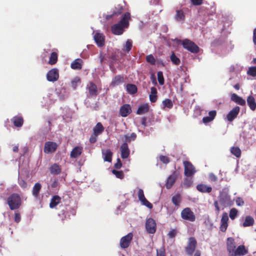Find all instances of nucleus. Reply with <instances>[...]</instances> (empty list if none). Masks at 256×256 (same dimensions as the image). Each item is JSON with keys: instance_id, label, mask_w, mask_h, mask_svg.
Wrapping results in <instances>:
<instances>
[{"instance_id": "f257e3e1", "label": "nucleus", "mask_w": 256, "mask_h": 256, "mask_svg": "<svg viewBox=\"0 0 256 256\" xmlns=\"http://www.w3.org/2000/svg\"><path fill=\"white\" fill-rule=\"evenodd\" d=\"M6 204H8L10 210L18 209L22 206V200L20 196L16 193L11 194L6 200Z\"/></svg>"}, {"instance_id": "f03ea898", "label": "nucleus", "mask_w": 256, "mask_h": 256, "mask_svg": "<svg viewBox=\"0 0 256 256\" xmlns=\"http://www.w3.org/2000/svg\"><path fill=\"white\" fill-rule=\"evenodd\" d=\"M179 44L182 46L183 48L193 54H197L200 52V48L192 41L189 39L180 40Z\"/></svg>"}, {"instance_id": "7ed1b4c3", "label": "nucleus", "mask_w": 256, "mask_h": 256, "mask_svg": "<svg viewBox=\"0 0 256 256\" xmlns=\"http://www.w3.org/2000/svg\"><path fill=\"white\" fill-rule=\"evenodd\" d=\"M197 246V242L194 237L188 238L187 246L185 248V251L188 256H192L195 251Z\"/></svg>"}, {"instance_id": "20e7f679", "label": "nucleus", "mask_w": 256, "mask_h": 256, "mask_svg": "<svg viewBox=\"0 0 256 256\" xmlns=\"http://www.w3.org/2000/svg\"><path fill=\"white\" fill-rule=\"evenodd\" d=\"M180 215L182 218L184 220L191 222H193L196 220V216L190 208H184L181 212Z\"/></svg>"}, {"instance_id": "39448f33", "label": "nucleus", "mask_w": 256, "mask_h": 256, "mask_svg": "<svg viewBox=\"0 0 256 256\" xmlns=\"http://www.w3.org/2000/svg\"><path fill=\"white\" fill-rule=\"evenodd\" d=\"M184 170V174L187 177H190L196 172L194 167L189 161H184L183 162Z\"/></svg>"}, {"instance_id": "423d86ee", "label": "nucleus", "mask_w": 256, "mask_h": 256, "mask_svg": "<svg viewBox=\"0 0 256 256\" xmlns=\"http://www.w3.org/2000/svg\"><path fill=\"white\" fill-rule=\"evenodd\" d=\"M133 234L132 232L128 233L127 235L122 237L120 240V246L122 248H128L132 240Z\"/></svg>"}, {"instance_id": "0eeeda50", "label": "nucleus", "mask_w": 256, "mask_h": 256, "mask_svg": "<svg viewBox=\"0 0 256 256\" xmlns=\"http://www.w3.org/2000/svg\"><path fill=\"white\" fill-rule=\"evenodd\" d=\"M156 222L152 218H148L146 222V228L148 233L153 234L156 231Z\"/></svg>"}, {"instance_id": "6e6552de", "label": "nucleus", "mask_w": 256, "mask_h": 256, "mask_svg": "<svg viewBox=\"0 0 256 256\" xmlns=\"http://www.w3.org/2000/svg\"><path fill=\"white\" fill-rule=\"evenodd\" d=\"M138 196L139 200L141 202L142 204L150 209L152 208V204L146 199L144 195V191L142 189L140 188L138 190Z\"/></svg>"}, {"instance_id": "1a4fd4ad", "label": "nucleus", "mask_w": 256, "mask_h": 256, "mask_svg": "<svg viewBox=\"0 0 256 256\" xmlns=\"http://www.w3.org/2000/svg\"><path fill=\"white\" fill-rule=\"evenodd\" d=\"M226 248L228 253V256H232L236 250V242L232 238H227Z\"/></svg>"}, {"instance_id": "9d476101", "label": "nucleus", "mask_w": 256, "mask_h": 256, "mask_svg": "<svg viewBox=\"0 0 256 256\" xmlns=\"http://www.w3.org/2000/svg\"><path fill=\"white\" fill-rule=\"evenodd\" d=\"M58 144L53 142H46L44 144V153L49 154L54 152L57 149Z\"/></svg>"}, {"instance_id": "9b49d317", "label": "nucleus", "mask_w": 256, "mask_h": 256, "mask_svg": "<svg viewBox=\"0 0 256 256\" xmlns=\"http://www.w3.org/2000/svg\"><path fill=\"white\" fill-rule=\"evenodd\" d=\"M58 70L56 68H52L46 74V78L49 82H56L58 79Z\"/></svg>"}, {"instance_id": "f8f14e48", "label": "nucleus", "mask_w": 256, "mask_h": 256, "mask_svg": "<svg viewBox=\"0 0 256 256\" xmlns=\"http://www.w3.org/2000/svg\"><path fill=\"white\" fill-rule=\"evenodd\" d=\"M124 10V6L121 4H117L115 6L114 8L112 10V12L111 14H108L106 16V20H110L114 16L120 15L122 14Z\"/></svg>"}, {"instance_id": "ddd939ff", "label": "nucleus", "mask_w": 256, "mask_h": 256, "mask_svg": "<svg viewBox=\"0 0 256 256\" xmlns=\"http://www.w3.org/2000/svg\"><path fill=\"white\" fill-rule=\"evenodd\" d=\"M228 218L226 212H224L220 220V229L222 232H225L228 226Z\"/></svg>"}, {"instance_id": "4468645a", "label": "nucleus", "mask_w": 256, "mask_h": 256, "mask_svg": "<svg viewBox=\"0 0 256 256\" xmlns=\"http://www.w3.org/2000/svg\"><path fill=\"white\" fill-rule=\"evenodd\" d=\"M120 151L121 152V158L122 159L127 158L130 154V150L128 144L126 142H124L120 146Z\"/></svg>"}, {"instance_id": "2eb2a0df", "label": "nucleus", "mask_w": 256, "mask_h": 256, "mask_svg": "<svg viewBox=\"0 0 256 256\" xmlns=\"http://www.w3.org/2000/svg\"><path fill=\"white\" fill-rule=\"evenodd\" d=\"M248 253V250L244 245H240L236 248L232 256H243Z\"/></svg>"}, {"instance_id": "dca6fc26", "label": "nucleus", "mask_w": 256, "mask_h": 256, "mask_svg": "<svg viewBox=\"0 0 256 256\" xmlns=\"http://www.w3.org/2000/svg\"><path fill=\"white\" fill-rule=\"evenodd\" d=\"M89 94L92 96L96 97L98 95L97 86L93 82H90L87 86Z\"/></svg>"}, {"instance_id": "f3484780", "label": "nucleus", "mask_w": 256, "mask_h": 256, "mask_svg": "<svg viewBox=\"0 0 256 256\" xmlns=\"http://www.w3.org/2000/svg\"><path fill=\"white\" fill-rule=\"evenodd\" d=\"M94 40L98 47L104 45V36L102 34L96 33L94 36Z\"/></svg>"}, {"instance_id": "a211bd4d", "label": "nucleus", "mask_w": 256, "mask_h": 256, "mask_svg": "<svg viewBox=\"0 0 256 256\" xmlns=\"http://www.w3.org/2000/svg\"><path fill=\"white\" fill-rule=\"evenodd\" d=\"M130 19V14L128 12L124 14L120 20L118 22L121 25L127 28L129 26V20Z\"/></svg>"}, {"instance_id": "6ab92c4d", "label": "nucleus", "mask_w": 256, "mask_h": 256, "mask_svg": "<svg viewBox=\"0 0 256 256\" xmlns=\"http://www.w3.org/2000/svg\"><path fill=\"white\" fill-rule=\"evenodd\" d=\"M124 28V27H123L122 25L118 22L112 26V32L116 35H120L123 33Z\"/></svg>"}, {"instance_id": "aec40b11", "label": "nucleus", "mask_w": 256, "mask_h": 256, "mask_svg": "<svg viewBox=\"0 0 256 256\" xmlns=\"http://www.w3.org/2000/svg\"><path fill=\"white\" fill-rule=\"evenodd\" d=\"M83 148L80 146H77L74 148L70 152V157L71 158H76L80 156L82 152Z\"/></svg>"}, {"instance_id": "412c9836", "label": "nucleus", "mask_w": 256, "mask_h": 256, "mask_svg": "<svg viewBox=\"0 0 256 256\" xmlns=\"http://www.w3.org/2000/svg\"><path fill=\"white\" fill-rule=\"evenodd\" d=\"M11 120L14 125L18 128L22 126L24 122L22 116L19 115L13 117Z\"/></svg>"}, {"instance_id": "4be33fe9", "label": "nucleus", "mask_w": 256, "mask_h": 256, "mask_svg": "<svg viewBox=\"0 0 256 256\" xmlns=\"http://www.w3.org/2000/svg\"><path fill=\"white\" fill-rule=\"evenodd\" d=\"M176 178L177 176L174 173L172 174L169 176V177L167 179L166 182L165 184L166 188L170 189L172 187V186L176 182Z\"/></svg>"}, {"instance_id": "5701e85b", "label": "nucleus", "mask_w": 256, "mask_h": 256, "mask_svg": "<svg viewBox=\"0 0 256 256\" xmlns=\"http://www.w3.org/2000/svg\"><path fill=\"white\" fill-rule=\"evenodd\" d=\"M124 78L122 76L117 75L113 78L111 82L110 85L114 87L120 85V84H122V83L124 82Z\"/></svg>"}, {"instance_id": "b1692460", "label": "nucleus", "mask_w": 256, "mask_h": 256, "mask_svg": "<svg viewBox=\"0 0 256 256\" xmlns=\"http://www.w3.org/2000/svg\"><path fill=\"white\" fill-rule=\"evenodd\" d=\"M196 189L202 193H210L212 190V188L204 184H199L196 186Z\"/></svg>"}, {"instance_id": "393cba45", "label": "nucleus", "mask_w": 256, "mask_h": 256, "mask_svg": "<svg viewBox=\"0 0 256 256\" xmlns=\"http://www.w3.org/2000/svg\"><path fill=\"white\" fill-rule=\"evenodd\" d=\"M61 202V198L58 196H54L50 200V207L51 208H54Z\"/></svg>"}, {"instance_id": "a878e982", "label": "nucleus", "mask_w": 256, "mask_h": 256, "mask_svg": "<svg viewBox=\"0 0 256 256\" xmlns=\"http://www.w3.org/2000/svg\"><path fill=\"white\" fill-rule=\"evenodd\" d=\"M42 187V184L40 182H36L34 184L32 188V194L35 198H38L39 196Z\"/></svg>"}, {"instance_id": "bb28decb", "label": "nucleus", "mask_w": 256, "mask_h": 256, "mask_svg": "<svg viewBox=\"0 0 256 256\" xmlns=\"http://www.w3.org/2000/svg\"><path fill=\"white\" fill-rule=\"evenodd\" d=\"M231 100H232L236 104L243 106L244 105L246 104V101L240 98V96H238L236 94H232L231 95Z\"/></svg>"}, {"instance_id": "cd10ccee", "label": "nucleus", "mask_w": 256, "mask_h": 256, "mask_svg": "<svg viewBox=\"0 0 256 256\" xmlns=\"http://www.w3.org/2000/svg\"><path fill=\"white\" fill-rule=\"evenodd\" d=\"M82 60L80 58H77L73 61L70 65L73 70H80L82 68Z\"/></svg>"}, {"instance_id": "c85d7f7f", "label": "nucleus", "mask_w": 256, "mask_h": 256, "mask_svg": "<svg viewBox=\"0 0 256 256\" xmlns=\"http://www.w3.org/2000/svg\"><path fill=\"white\" fill-rule=\"evenodd\" d=\"M254 220L252 217L248 216L246 217L244 222L242 224V227H248L252 226L254 224Z\"/></svg>"}, {"instance_id": "c756f323", "label": "nucleus", "mask_w": 256, "mask_h": 256, "mask_svg": "<svg viewBox=\"0 0 256 256\" xmlns=\"http://www.w3.org/2000/svg\"><path fill=\"white\" fill-rule=\"evenodd\" d=\"M247 103L252 110L254 111L256 108V102L254 98L250 96L247 98Z\"/></svg>"}, {"instance_id": "7c9ffc66", "label": "nucleus", "mask_w": 256, "mask_h": 256, "mask_svg": "<svg viewBox=\"0 0 256 256\" xmlns=\"http://www.w3.org/2000/svg\"><path fill=\"white\" fill-rule=\"evenodd\" d=\"M185 16L184 12L182 10H176V14L174 16V19L178 22H182L184 20Z\"/></svg>"}, {"instance_id": "2f4dec72", "label": "nucleus", "mask_w": 256, "mask_h": 256, "mask_svg": "<svg viewBox=\"0 0 256 256\" xmlns=\"http://www.w3.org/2000/svg\"><path fill=\"white\" fill-rule=\"evenodd\" d=\"M157 90L153 86L150 88V100L152 102H155L157 100Z\"/></svg>"}, {"instance_id": "473e14b6", "label": "nucleus", "mask_w": 256, "mask_h": 256, "mask_svg": "<svg viewBox=\"0 0 256 256\" xmlns=\"http://www.w3.org/2000/svg\"><path fill=\"white\" fill-rule=\"evenodd\" d=\"M50 170L52 174H58L61 172V168L57 164H54L50 167Z\"/></svg>"}, {"instance_id": "72a5a7b5", "label": "nucleus", "mask_w": 256, "mask_h": 256, "mask_svg": "<svg viewBox=\"0 0 256 256\" xmlns=\"http://www.w3.org/2000/svg\"><path fill=\"white\" fill-rule=\"evenodd\" d=\"M126 88L128 92L131 94H135L138 92V88L134 84H127Z\"/></svg>"}, {"instance_id": "f704fd0d", "label": "nucleus", "mask_w": 256, "mask_h": 256, "mask_svg": "<svg viewBox=\"0 0 256 256\" xmlns=\"http://www.w3.org/2000/svg\"><path fill=\"white\" fill-rule=\"evenodd\" d=\"M104 156V160L108 162H111L112 160V152L110 150L107 149L105 151L102 152Z\"/></svg>"}, {"instance_id": "c9c22d12", "label": "nucleus", "mask_w": 256, "mask_h": 256, "mask_svg": "<svg viewBox=\"0 0 256 256\" xmlns=\"http://www.w3.org/2000/svg\"><path fill=\"white\" fill-rule=\"evenodd\" d=\"M94 133L99 135L104 130V127L100 122H98L93 128Z\"/></svg>"}, {"instance_id": "e433bc0d", "label": "nucleus", "mask_w": 256, "mask_h": 256, "mask_svg": "<svg viewBox=\"0 0 256 256\" xmlns=\"http://www.w3.org/2000/svg\"><path fill=\"white\" fill-rule=\"evenodd\" d=\"M181 200L182 198L180 194H176L172 198V202L176 206H180V204Z\"/></svg>"}, {"instance_id": "4c0bfd02", "label": "nucleus", "mask_w": 256, "mask_h": 256, "mask_svg": "<svg viewBox=\"0 0 256 256\" xmlns=\"http://www.w3.org/2000/svg\"><path fill=\"white\" fill-rule=\"evenodd\" d=\"M58 54L56 52H52L50 56L48 64L50 65L55 64L58 62Z\"/></svg>"}, {"instance_id": "58836bf2", "label": "nucleus", "mask_w": 256, "mask_h": 256, "mask_svg": "<svg viewBox=\"0 0 256 256\" xmlns=\"http://www.w3.org/2000/svg\"><path fill=\"white\" fill-rule=\"evenodd\" d=\"M231 153L236 158H240L241 156V150L238 146H232L230 149Z\"/></svg>"}, {"instance_id": "ea45409f", "label": "nucleus", "mask_w": 256, "mask_h": 256, "mask_svg": "<svg viewBox=\"0 0 256 256\" xmlns=\"http://www.w3.org/2000/svg\"><path fill=\"white\" fill-rule=\"evenodd\" d=\"M162 108H171L173 106V103L171 100L166 98L162 101Z\"/></svg>"}, {"instance_id": "a19ab883", "label": "nucleus", "mask_w": 256, "mask_h": 256, "mask_svg": "<svg viewBox=\"0 0 256 256\" xmlns=\"http://www.w3.org/2000/svg\"><path fill=\"white\" fill-rule=\"evenodd\" d=\"M209 116H205L202 118V122L204 124L208 123L212 120L216 116V113H208Z\"/></svg>"}, {"instance_id": "79ce46f5", "label": "nucleus", "mask_w": 256, "mask_h": 256, "mask_svg": "<svg viewBox=\"0 0 256 256\" xmlns=\"http://www.w3.org/2000/svg\"><path fill=\"white\" fill-rule=\"evenodd\" d=\"M149 108L148 104H143L139 106L136 112H148L149 111Z\"/></svg>"}, {"instance_id": "37998d69", "label": "nucleus", "mask_w": 256, "mask_h": 256, "mask_svg": "<svg viewBox=\"0 0 256 256\" xmlns=\"http://www.w3.org/2000/svg\"><path fill=\"white\" fill-rule=\"evenodd\" d=\"M132 46V40L130 39H128L126 42L124 46V50L127 52H129Z\"/></svg>"}, {"instance_id": "c03bdc74", "label": "nucleus", "mask_w": 256, "mask_h": 256, "mask_svg": "<svg viewBox=\"0 0 256 256\" xmlns=\"http://www.w3.org/2000/svg\"><path fill=\"white\" fill-rule=\"evenodd\" d=\"M170 60L172 62L176 65H179L180 62V60L179 58H178L175 54L172 52L170 56Z\"/></svg>"}, {"instance_id": "a18cd8bd", "label": "nucleus", "mask_w": 256, "mask_h": 256, "mask_svg": "<svg viewBox=\"0 0 256 256\" xmlns=\"http://www.w3.org/2000/svg\"><path fill=\"white\" fill-rule=\"evenodd\" d=\"M119 112H132L131 106L129 104L122 105L120 109Z\"/></svg>"}, {"instance_id": "49530a36", "label": "nucleus", "mask_w": 256, "mask_h": 256, "mask_svg": "<svg viewBox=\"0 0 256 256\" xmlns=\"http://www.w3.org/2000/svg\"><path fill=\"white\" fill-rule=\"evenodd\" d=\"M146 61L152 65L156 64V60L152 54H150L146 56Z\"/></svg>"}, {"instance_id": "de8ad7c7", "label": "nucleus", "mask_w": 256, "mask_h": 256, "mask_svg": "<svg viewBox=\"0 0 256 256\" xmlns=\"http://www.w3.org/2000/svg\"><path fill=\"white\" fill-rule=\"evenodd\" d=\"M238 211L235 208H232L230 211L229 216L231 220H234L238 215Z\"/></svg>"}, {"instance_id": "09e8293b", "label": "nucleus", "mask_w": 256, "mask_h": 256, "mask_svg": "<svg viewBox=\"0 0 256 256\" xmlns=\"http://www.w3.org/2000/svg\"><path fill=\"white\" fill-rule=\"evenodd\" d=\"M158 80L159 84L160 85H163L164 84V80L163 76V73L162 72L160 71L157 73Z\"/></svg>"}, {"instance_id": "8fccbe9b", "label": "nucleus", "mask_w": 256, "mask_h": 256, "mask_svg": "<svg viewBox=\"0 0 256 256\" xmlns=\"http://www.w3.org/2000/svg\"><path fill=\"white\" fill-rule=\"evenodd\" d=\"M112 172L117 178L122 179L124 178V174L122 171H118L116 170H112Z\"/></svg>"}, {"instance_id": "3c124183", "label": "nucleus", "mask_w": 256, "mask_h": 256, "mask_svg": "<svg viewBox=\"0 0 256 256\" xmlns=\"http://www.w3.org/2000/svg\"><path fill=\"white\" fill-rule=\"evenodd\" d=\"M248 74L252 76H256V66H252L250 67L248 72H247Z\"/></svg>"}, {"instance_id": "603ef678", "label": "nucleus", "mask_w": 256, "mask_h": 256, "mask_svg": "<svg viewBox=\"0 0 256 256\" xmlns=\"http://www.w3.org/2000/svg\"><path fill=\"white\" fill-rule=\"evenodd\" d=\"M238 113H228L226 115V119L229 122H232L237 117Z\"/></svg>"}, {"instance_id": "864d4df0", "label": "nucleus", "mask_w": 256, "mask_h": 256, "mask_svg": "<svg viewBox=\"0 0 256 256\" xmlns=\"http://www.w3.org/2000/svg\"><path fill=\"white\" fill-rule=\"evenodd\" d=\"M156 256H166V250L164 246H162L160 249L156 250Z\"/></svg>"}, {"instance_id": "5fc2aeb1", "label": "nucleus", "mask_w": 256, "mask_h": 256, "mask_svg": "<svg viewBox=\"0 0 256 256\" xmlns=\"http://www.w3.org/2000/svg\"><path fill=\"white\" fill-rule=\"evenodd\" d=\"M80 82V80L78 77L74 78L71 82V86L74 89H76L77 86V84Z\"/></svg>"}, {"instance_id": "6e6d98bb", "label": "nucleus", "mask_w": 256, "mask_h": 256, "mask_svg": "<svg viewBox=\"0 0 256 256\" xmlns=\"http://www.w3.org/2000/svg\"><path fill=\"white\" fill-rule=\"evenodd\" d=\"M192 184V180L190 179L184 178V187L188 188Z\"/></svg>"}, {"instance_id": "4d7b16f0", "label": "nucleus", "mask_w": 256, "mask_h": 256, "mask_svg": "<svg viewBox=\"0 0 256 256\" xmlns=\"http://www.w3.org/2000/svg\"><path fill=\"white\" fill-rule=\"evenodd\" d=\"M160 160L164 164H167L170 162L169 158L164 156H160Z\"/></svg>"}, {"instance_id": "13d9d810", "label": "nucleus", "mask_w": 256, "mask_h": 256, "mask_svg": "<svg viewBox=\"0 0 256 256\" xmlns=\"http://www.w3.org/2000/svg\"><path fill=\"white\" fill-rule=\"evenodd\" d=\"M98 136V135L93 133L90 138V142L91 144L95 143L97 141V138Z\"/></svg>"}, {"instance_id": "bf43d9fd", "label": "nucleus", "mask_w": 256, "mask_h": 256, "mask_svg": "<svg viewBox=\"0 0 256 256\" xmlns=\"http://www.w3.org/2000/svg\"><path fill=\"white\" fill-rule=\"evenodd\" d=\"M18 184L22 188H26L28 186V184L26 182L22 179L20 180H18Z\"/></svg>"}, {"instance_id": "052dcab7", "label": "nucleus", "mask_w": 256, "mask_h": 256, "mask_svg": "<svg viewBox=\"0 0 256 256\" xmlns=\"http://www.w3.org/2000/svg\"><path fill=\"white\" fill-rule=\"evenodd\" d=\"M61 213L60 214L58 215L59 216L62 217V220H64L66 218V216L68 214V212L66 210H62L60 212Z\"/></svg>"}, {"instance_id": "680f3d73", "label": "nucleus", "mask_w": 256, "mask_h": 256, "mask_svg": "<svg viewBox=\"0 0 256 256\" xmlns=\"http://www.w3.org/2000/svg\"><path fill=\"white\" fill-rule=\"evenodd\" d=\"M176 234V230L172 229L170 230L168 233V236L170 238H174Z\"/></svg>"}, {"instance_id": "e2e57ef3", "label": "nucleus", "mask_w": 256, "mask_h": 256, "mask_svg": "<svg viewBox=\"0 0 256 256\" xmlns=\"http://www.w3.org/2000/svg\"><path fill=\"white\" fill-rule=\"evenodd\" d=\"M236 204L238 206H242L244 204V201L242 198L238 197L236 199Z\"/></svg>"}, {"instance_id": "0e129e2a", "label": "nucleus", "mask_w": 256, "mask_h": 256, "mask_svg": "<svg viewBox=\"0 0 256 256\" xmlns=\"http://www.w3.org/2000/svg\"><path fill=\"white\" fill-rule=\"evenodd\" d=\"M14 219V222H16L18 223L20 221V220H21V216H20V214L18 213V212L15 213Z\"/></svg>"}, {"instance_id": "69168bd1", "label": "nucleus", "mask_w": 256, "mask_h": 256, "mask_svg": "<svg viewBox=\"0 0 256 256\" xmlns=\"http://www.w3.org/2000/svg\"><path fill=\"white\" fill-rule=\"evenodd\" d=\"M122 166V162L120 161V160L118 158L117 159V162H116L114 164V168L116 169H120Z\"/></svg>"}, {"instance_id": "338daca9", "label": "nucleus", "mask_w": 256, "mask_h": 256, "mask_svg": "<svg viewBox=\"0 0 256 256\" xmlns=\"http://www.w3.org/2000/svg\"><path fill=\"white\" fill-rule=\"evenodd\" d=\"M194 6H200L202 4L203 0H190Z\"/></svg>"}, {"instance_id": "774afa93", "label": "nucleus", "mask_w": 256, "mask_h": 256, "mask_svg": "<svg viewBox=\"0 0 256 256\" xmlns=\"http://www.w3.org/2000/svg\"><path fill=\"white\" fill-rule=\"evenodd\" d=\"M123 140H124V142H126V143L130 142H131L132 138H130V137L129 134H125L124 136Z\"/></svg>"}]
</instances>
